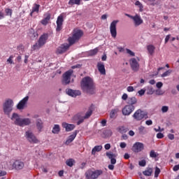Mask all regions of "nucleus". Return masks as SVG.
I'll use <instances>...</instances> for the list:
<instances>
[{
  "label": "nucleus",
  "instance_id": "24",
  "mask_svg": "<svg viewBox=\"0 0 179 179\" xmlns=\"http://www.w3.org/2000/svg\"><path fill=\"white\" fill-rule=\"evenodd\" d=\"M136 103H138V99H136L135 96L129 97L127 99V104H129V106H135Z\"/></svg>",
  "mask_w": 179,
  "mask_h": 179
},
{
  "label": "nucleus",
  "instance_id": "48",
  "mask_svg": "<svg viewBox=\"0 0 179 179\" xmlns=\"http://www.w3.org/2000/svg\"><path fill=\"white\" fill-rule=\"evenodd\" d=\"M13 55H10L9 57V58L7 59V62H8V64H13Z\"/></svg>",
  "mask_w": 179,
  "mask_h": 179
},
{
  "label": "nucleus",
  "instance_id": "50",
  "mask_svg": "<svg viewBox=\"0 0 179 179\" xmlns=\"http://www.w3.org/2000/svg\"><path fill=\"white\" fill-rule=\"evenodd\" d=\"M145 92H146L145 90L141 89V90H139L138 92V93L139 96H143V94H145Z\"/></svg>",
  "mask_w": 179,
  "mask_h": 179
},
{
  "label": "nucleus",
  "instance_id": "51",
  "mask_svg": "<svg viewBox=\"0 0 179 179\" xmlns=\"http://www.w3.org/2000/svg\"><path fill=\"white\" fill-rule=\"evenodd\" d=\"M167 137L169 138V139H170V141H174V134H169L167 135Z\"/></svg>",
  "mask_w": 179,
  "mask_h": 179
},
{
  "label": "nucleus",
  "instance_id": "38",
  "mask_svg": "<svg viewBox=\"0 0 179 179\" xmlns=\"http://www.w3.org/2000/svg\"><path fill=\"white\" fill-rule=\"evenodd\" d=\"M135 5L136 6H138L139 9H140V12H142V10H143V5H142L139 1H136L135 2Z\"/></svg>",
  "mask_w": 179,
  "mask_h": 179
},
{
  "label": "nucleus",
  "instance_id": "34",
  "mask_svg": "<svg viewBox=\"0 0 179 179\" xmlns=\"http://www.w3.org/2000/svg\"><path fill=\"white\" fill-rule=\"evenodd\" d=\"M40 9V5L38 4H35L33 8H32V12L31 13V16H32L33 13L37 12L38 13V10Z\"/></svg>",
  "mask_w": 179,
  "mask_h": 179
},
{
  "label": "nucleus",
  "instance_id": "23",
  "mask_svg": "<svg viewBox=\"0 0 179 179\" xmlns=\"http://www.w3.org/2000/svg\"><path fill=\"white\" fill-rule=\"evenodd\" d=\"M97 68L99 72H100L101 75H106V67H104V64L101 62H99L97 64Z\"/></svg>",
  "mask_w": 179,
  "mask_h": 179
},
{
  "label": "nucleus",
  "instance_id": "37",
  "mask_svg": "<svg viewBox=\"0 0 179 179\" xmlns=\"http://www.w3.org/2000/svg\"><path fill=\"white\" fill-rule=\"evenodd\" d=\"M119 131L120 132V134H125L128 131V128L124 126H121L120 127H119Z\"/></svg>",
  "mask_w": 179,
  "mask_h": 179
},
{
  "label": "nucleus",
  "instance_id": "16",
  "mask_svg": "<svg viewBox=\"0 0 179 179\" xmlns=\"http://www.w3.org/2000/svg\"><path fill=\"white\" fill-rule=\"evenodd\" d=\"M27 101H29V96H25L18 103V104L17 105V110H23V108L26 107Z\"/></svg>",
  "mask_w": 179,
  "mask_h": 179
},
{
  "label": "nucleus",
  "instance_id": "13",
  "mask_svg": "<svg viewBox=\"0 0 179 179\" xmlns=\"http://www.w3.org/2000/svg\"><path fill=\"white\" fill-rule=\"evenodd\" d=\"M134 110V106L126 105L122 109V114L123 115H131Z\"/></svg>",
  "mask_w": 179,
  "mask_h": 179
},
{
  "label": "nucleus",
  "instance_id": "20",
  "mask_svg": "<svg viewBox=\"0 0 179 179\" xmlns=\"http://www.w3.org/2000/svg\"><path fill=\"white\" fill-rule=\"evenodd\" d=\"M76 135H78V131H75L71 135H70L67 140L65 142V145H69L72 143L73 141H75V138H76Z\"/></svg>",
  "mask_w": 179,
  "mask_h": 179
},
{
  "label": "nucleus",
  "instance_id": "26",
  "mask_svg": "<svg viewBox=\"0 0 179 179\" xmlns=\"http://www.w3.org/2000/svg\"><path fill=\"white\" fill-rule=\"evenodd\" d=\"M147 50L150 55H153V54L155 53V50H156V48L153 45H148L147 46Z\"/></svg>",
  "mask_w": 179,
  "mask_h": 179
},
{
  "label": "nucleus",
  "instance_id": "7",
  "mask_svg": "<svg viewBox=\"0 0 179 179\" xmlns=\"http://www.w3.org/2000/svg\"><path fill=\"white\" fill-rule=\"evenodd\" d=\"M13 100L12 99H7L3 106V110L5 114H10L12 113V110H13Z\"/></svg>",
  "mask_w": 179,
  "mask_h": 179
},
{
  "label": "nucleus",
  "instance_id": "10",
  "mask_svg": "<svg viewBox=\"0 0 179 179\" xmlns=\"http://www.w3.org/2000/svg\"><path fill=\"white\" fill-rule=\"evenodd\" d=\"M117 23H118V20H113L110 25V31L113 38H115V37H117Z\"/></svg>",
  "mask_w": 179,
  "mask_h": 179
},
{
  "label": "nucleus",
  "instance_id": "42",
  "mask_svg": "<svg viewBox=\"0 0 179 179\" xmlns=\"http://www.w3.org/2000/svg\"><path fill=\"white\" fill-rule=\"evenodd\" d=\"M5 12L6 13L7 16H10V17H12V9L10 8H6L5 10Z\"/></svg>",
  "mask_w": 179,
  "mask_h": 179
},
{
  "label": "nucleus",
  "instance_id": "12",
  "mask_svg": "<svg viewBox=\"0 0 179 179\" xmlns=\"http://www.w3.org/2000/svg\"><path fill=\"white\" fill-rule=\"evenodd\" d=\"M72 73H73V70H69L63 74V83H64V85H69V83H71V76H72Z\"/></svg>",
  "mask_w": 179,
  "mask_h": 179
},
{
  "label": "nucleus",
  "instance_id": "17",
  "mask_svg": "<svg viewBox=\"0 0 179 179\" xmlns=\"http://www.w3.org/2000/svg\"><path fill=\"white\" fill-rule=\"evenodd\" d=\"M130 65L133 71H134L135 72L139 70V63L138 62V60H136V59L132 58L130 60Z\"/></svg>",
  "mask_w": 179,
  "mask_h": 179
},
{
  "label": "nucleus",
  "instance_id": "64",
  "mask_svg": "<svg viewBox=\"0 0 179 179\" xmlns=\"http://www.w3.org/2000/svg\"><path fill=\"white\" fill-rule=\"evenodd\" d=\"M170 40V35H167L165 38V43H169V41Z\"/></svg>",
  "mask_w": 179,
  "mask_h": 179
},
{
  "label": "nucleus",
  "instance_id": "27",
  "mask_svg": "<svg viewBox=\"0 0 179 179\" xmlns=\"http://www.w3.org/2000/svg\"><path fill=\"white\" fill-rule=\"evenodd\" d=\"M101 149H103L102 145H96L94 148L92 150V155H96V152H101Z\"/></svg>",
  "mask_w": 179,
  "mask_h": 179
},
{
  "label": "nucleus",
  "instance_id": "41",
  "mask_svg": "<svg viewBox=\"0 0 179 179\" xmlns=\"http://www.w3.org/2000/svg\"><path fill=\"white\" fill-rule=\"evenodd\" d=\"M99 50L97 48H95L94 50H92L89 52L90 55H96L97 54Z\"/></svg>",
  "mask_w": 179,
  "mask_h": 179
},
{
  "label": "nucleus",
  "instance_id": "18",
  "mask_svg": "<svg viewBox=\"0 0 179 179\" xmlns=\"http://www.w3.org/2000/svg\"><path fill=\"white\" fill-rule=\"evenodd\" d=\"M62 23H64V16L59 15L57 20V31H61L62 30Z\"/></svg>",
  "mask_w": 179,
  "mask_h": 179
},
{
  "label": "nucleus",
  "instance_id": "60",
  "mask_svg": "<svg viewBox=\"0 0 179 179\" xmlns=\"http://www.w3.org/2000/svg\"><path fill=\"white\" fill-rule=\"evenodd\" d=\"M146 125H152L153 124V122L150 120L145 121Z\"/></svg>",
  "mask_w": 179,
  "mask_h": 179
},
{
  "label": "nucleus",
  "instance_id": "22",
  "mask_svg": "<svg viewBox=\"0 0 179 179\" xmlns=\"http://www.w3.org/2000/svg\"><path fill=\"white\" fill-rule=\"evenodd\" d=\"M63 128H65L67 132H71V131H73L75 129V124H68V123H62Z\"/></svg>",
  "mask_w": 179,
  "mask_h": 179
},
{
  "label": "nucleus",
  "instance_id": "15",
  "mask_svg": "<svg viewBox=\"0 0 179 179\" xmlns=\"http://www.w3.org/2000/svg\"><path fill=\"white\" fill-rule=\"evenodd\" d=\"M66 93L68 96H71V97H78V96L82 94L80 90H73L72 89L66 90Z\"/></svg>",
  "mask_w": 179,
  "mask_h": 179
},
{
  "label": "nucleus",
  "instance_id": "1",
  "mask_svg": "<svg viewBox=\"0 0 179 179\" xmlns=\"http://www.w3.org/2000/svg\"><path fill=\"white\" fill-rule=\"evenodd\" d=\"M80 85L82 90L85 92V93L94 94L96 92V85L94 84L93 78L90 77H85L82 79Z\"/></svg>",
  "mask_w": 179,
  "mask_h": 179
},
{
  "label": "nucleus",
  "instance_id": "57",
  "mask_svg": "<svg viewBox=\"0 0 179 179\" xmlns=\"http://www.w3.org/2000/svg\"><path fill=\"white\" fill-rule=\"evenodd\" d=\"M122 100H127L128 99V94H123V95L122 96Z\"/></svg>",
  "mask_w": 179,
  "mask_h": 179
},
{
  "label": "nucleus",
  "instance_id": "11",
  "mask_svg": "<svg viewBox=\"0 0 179 179\" xmlns=\"http://www.w3.org/2000/svg\"><path fill=\"white\" fill-rule=\"evenodd\" d=\"M145 149V145L141 142H136L132 147L131 150L134 152V153H139V152H142Z\"/></svg>",
  "mask_w": 179,
  "mask_h": 179
},
{
  "label": "nucleus",
  "instance_id": "49",
  "mask_svg": "<svg viewBox=\"0 0 179 179\" xmlns=\"http://www.w3.org/2000/svg\"><path fill=\"white\" fill-rule=\"evenodd\" d=\"M157 139H162V138H164V134L162 133H158L157 134Z\"/></svg>",
  "mask_w": 179,
  "mask_h": 179
},
{
  "label": "nucleus",
  "instance_id": "58",
  "mask_svg": "<svg viewBox=\"0 0 179 179\" xmlns=\"http://www.w3.org/2000/svg\"><path fill=\"white\" fill-rule=\"evenodd\" d=\"M104 148L106 150H109V149L111 148V145H110V143H107L105 145Z\"/></svg>",
  "mask_w": 179,
  "mask_h": 179
},
{
  "label": "nucleus",
  "instance_id": "52",
  "mask_svg": "<svg viewBox=\"0 0 179 179\" xmlns=\"http://www.w3.org/2000/svg\"><path fill=\"white\" fill-rule=\"evenodd\" d=\"M120 146L122 149H125V148H127V143L125 142H122L120 143Z\"/></svg>",
  "mask_w": 179,
  "mask_h": 179
},
{
  "label": "nucleus",
  "instance_id": "33",
  "mask_svg": "<svg viewBox=\"0 0 179 179\" xmlns=\"http://www.w3.org/2000/svg\"><path fill=\"white\" fill-rule=\"evenodd\" d=\"M152 173H153V169L152 168H149L143 172V174L144 176L149 177L152 176Z\"/></svg>",
  "mask_w": 179,
  "mask_h": 179
},
{
  "label": "nucleus",
  "instance_id": "4",
  "mask_svg": "<svg viewBox=\"0 0 179 179\" xmlns=\"http://www.w3.org/2000/svg\"><path fill=\"white\" fill-rule=\"evenodd\" d=\"M47 40H48V34H42L40 36L38 43L32 46V50H40V48L47 43Z\"/></svg>",
  "mask_w": 179,
  "mask_h": 179
},
{
  "label": "nucleus",
  "instance_id": "53",
  "mask_svg": "<svg viewBox=\"0 0 179 179\" xmlns=\"http://www.w3.org/2000/svg\"><path fill=\"white\" fill-rule=\"evenodd\" d=\"M148 1L152 6H155L156 4V0H148Z\"/></svg>",
  "mask_w": 179,
  "mask_h": 179
},
{
  "label": "nucleus",
  "instance_id": "25",
  "mask_svg": "<svg viewBox=\"0 0 179 179\" xmlns=\"http://www.w3.org/2000/svg\"><path fill=\"white\" fill-rule=\"evenodd\" d=\"M120 111V109L118 108H115L114 109H112L110 113V118H115L117 117V113Z\"/></svg>",
  "mask_w": 179,
  "mask_h": 179
},
{
  "label": "nucleus",
  "instance_id": "59",
  "mask_svg": "<svg viewBox=\"0 0 179 179\" xmlns=\"http://www.w3.org/2000/svg\"><path fill=\"white\" fill-rule=\"evenodd\" d=\"M156 94H157L158 96H162L163 94V92H162V90H157L156 91Z\"/></svg>",
  "mask_w": 179,
  "mask_h": 179
},
{
  "label": "nucleus",
  "instance_id": "63",
  "mask_svg": "<svg viewBox=\"0 0 179 179\" xmlns=\"http://www.w3.org/2000/svg\"><path fill=\"white\" fill-rule=\"evenodd\" d=\"M3 17H5V14L2 11H0V20L3 19Z\"/></svg>",
  "mask_w": 179,
  "mask_h": 179
},
{
  "label": "nucleus",
  "instance_id": "31",
  "mask_svg": "<svg viewBox=\"0 0 179 179\" xmlns=\"http://www.w3.org/2000/svg\"><path fill=\"white\" fill-rule=\"evenodd\" d=\"M50 19H51V15L48 14L43 20H41V23L45 26L48 24V22H50Z\"/></svg>",
  "mask_w": 179,
  "mask_h": 179
},
{
  "label": "nucleus",
  "instance_id": "45",
  "mask_svg": "<svg viewBox=\"0 0 179 179\" xmlns=\"http://www.w3.org/2000/svg\"><path fill=\"white\" fill-rule=\"evenodd\" d=\"M126 52H127V54H129V55H131V57H134L135 56V53L129 49H127Z\"/></svg>",
  "mask_w": 179,
  "mask_h": 179
},
{
  "label": "nucleus",
  "instance_id": "21",
  "mask_svg": "<svg viewBox=\"0 0 179 179\" xmlns=\"http://www.w3.org/2000/svg\"><path fill=\"white\" fill-rule=\"evenodd\" d=\"M13 166L16 170H22V169L24 167V163L22 161L17 160L14 162Z\"/></svg>",
  "mask_w": 179,
  "mask_h": 179
},
{
  "label": "nucleus",
  "instance_id": "47",
  "mask_svg": "<svg viewBox=\"0 0 179 179\" xmlns=\"http://www.w3.org/2000/svg\"><path fill=\"white\" fill-rule=\"evenodd\" d=\"M127 92L131 93V92H134L135 90V89L132 86H129V87H127Z\"/></svg>",
  "mask_w": 179,
  "mask_h": 179
},
{
  "label": "nucleus",
  "instance_id": "2",
  "mask_svg": "<svg viewBox=\"0 0 179 179\" xmlns=\"http://www.w3.org/2000/svg\"><path fill=\"white\" fill-rule=\"evenodd\" d=\"M11 120L15 125H17L18 127H26L31 124V120L29 118H22L17 113H13Z\"/></svg>",
  "mask_w": 179,
  "mask_h": 179
},
{
  "label": "nucleus",
  "instance_id": "54",
  "mask_svg": "<svg viewBox=\"0 0 179 179\" xmlns=\"http://www.w3.org/2000/svg\"><path fill=\"white\" fill-rule=\"evenodd\" d=\"M156 86L158 89H160V88L163 87V83L158 82V83H157Z\"/></svg>",
  "mask_w": 179,
  "mask_h": 179
},
{
  "label": "nucleus",
  "instance_id": "5",
  "mask_svg": "<svg viewBox=\"0 0 179 179\" xmlns=\"http://www.w3.org/2000/svg\"><path fill=\"white\" fill-rule=\"evenodd\" d=\"M82 36H83V31H82V30L74 29L73 36L69 38V43L70 45L75 44V43H76Z\"/></svg>",
  "mask_w": 179,
  "mask_h": 179
},
{
  "label": "nucleus",
  "instance_id": "29",
  "mask_svg": "<svg viewBox=\"0 0 179 179\" xmlns=\"http://www.w3.org/2000/svg\"><path fill=\"white\" fill-rule=\"evenodd\" d=\"M80 2H82V0H69V5L71 6H73V5H80Z\"/></svg>",
  "mask_w": 179,
  "mask_h": 179
},
{
  "label": "nucleus",
  "instance_id": "56",
  "mask_svg": "<svg viewBox=\"0 0 179 179\" xmlns=\"http://www.w3.org/2000/svg\"><path fill=\"white\" fill-rule=\"evenodd\" d=\"M155 132H163V131H164V129H162L160 128V127H158V129H154Z\"/></svg>",
  "mask_w": 179,
  "mask_h": 179
},
{
  "label": "nucleus",
  "instance_id": "30",
  "mask_svg": "<svg viewBox=\"0 0 179 179\" xmlns=\"http://www.w3.org/2000/svg\"><path fill=\"white\" fill-rule=\"evenodd\" d=\"M60 131H61V129L59 128V126L58 124H55L52 128V134H59Z\"/></svg>",
  "mask_w": 179,
  "mask_h": 179
},
{
  "label": "nucleus",
  "instance_id": "19",
  "mask_svg": "<svg viewBox=\"0 0 179 179\" xmlns=\"http://www.w3.org/2000/svg\"><path fill=\"white\" fill-rule=\"evenodd\" d=\"M70 45L68 43H64L59 46L57 50V54H62L63 52H65V51L68 50V48H69Z\"/></svg>",
  "mask_w": 179,
  "mask_h": 179
},
{
  "label": "nucleus",
  "instance_id": "6",
  "mask_svg": "<svg viewBox=\"0 0 179 179\" xmlns=\"http://www.w3.org/2000/svg\"><path fill=\"white\" fill-rule=\"evenodd\" d=\"M101 174H103V171L101 170H96L94 171L90 169L85 172V178L96 179V178H99V176H101Z\"/></svg>",
  "mask_w": 179,
  "mask_h": 179
},
{
  "label": "nucleus",
  "instance_id": "43",
  "mask_svg": "<svg viewBox=\"0 0 179 179\" xmlns=\"http://www.w3.org/2000/svg\"><path fill=\"white\" fill-rule=\"evenodd\" d=\"M138 164H139V166H141V167H145V166H146V160L143 159V160L140 161L138 162Z\"/></svg>",
  "mask_w": 179,
  "mask_h": 179
},
{
  "label": "nucleus",
  "instance_id": "46",
  "mask_svg": "<svg viewBox=\"0 0 179 179\" xmlns=\"http://www.w3.org/2000/svg\"><path fill=\"white\" fill-rule=\"evenodd\" d=\"M161 110H162V113H167V111H169V106H164L162 107Z\"/></svg>",
  "mask_w": 179,
  "mask_h": 179
},
{
  "label": "nucleus",
  "instance_id": "8",
  "mask_svg": "<svg viewBox=\"0 0 179 179\" xmlns=\"http://www.w3.org/2000/svg\"><path fill=\"white\" fill-rule=\"evenodd\" d=\"M147 117L148 113L141 109L137 110L133 115V118H134L136 121H141L143 118H148Z\"/></svg>",
  "mask_w": 179,
  "mask_h": 179
},
{
  "label": "nucleus",
  "instance_id": "55",
  "mask_svg": "<svg viewBox=\"0 0 179 179\" xmlns=\"http://www.w3.org/2000/svg\"><path fill=\"white\" fill-rule=\"evenodd\" d=\"M155 91H153V88L149 87L148 91L147 92V94H153Z\"/></svg>",
  "mask_w": 179,
  "mask_h": 179
},
{
  "label": "nucleus",
  "instance_id": "9",
  "mask_svg": "<svg viewBox=\"0 0 179 179\" xmlns=\"http://www.w3.org/2000/svg\"><path fill=\"white\" fill-rule=\"evenodd\" d=\"M25 136H26L27 141H29V142H30V143H40V141H38V139H37V137H36V136H34L33 132H31L30 131H26Z\"/></svg>",
  "mask_w": 179,
  "mask_h": 179
},
{
  "label": "nucleus",
  "instance_id": "39",
  "mask_svg": "<svg viewBox=\"0 0 179 179\" xmlns=\"http://www.w3.org/2000/svg\"><path fill=\"white\" fill-rule=\"evenodd\" d=\"M161 171L159 169V167L156 166L155 167V178H157V177H159V174H160Z\"/></svg>",
  "mask_w": 179,
  "mask_h": 179
},
{
  "label": "nucleus",
  "instance_id": "28",
  "mask_svg": "<svg viewBox=\"0 0 179 179\" xmlns=\"http://www.w3.org/2000/svg\"><path fill=\"white\" fill-rule=\"evenodd\" d=\"M36 128L39 132H41V129H43V121L40 119L36 120Z\"/></svg>",
  "mask_w": 179,
  "mask_h": 179
},
{
  "label": "nucleus",
  "instance_id": "44",
  "mask_svg": "<svg viewBox=\"0 0 179 179\" xmlns=\"http://www.w3.org/2000/svg\"><path fill=\"white\" fill-rule=\"evenodd\" d=\"M106 156L108 157V159H111L114 157H115V155L113 154L112 152H106Z\"/></svg>",
  "mask_w": 179,
  "mask_h": 179
},
{
  "label": "nucleus",
  "instance_id": "62",
  "mask_svg": "<svg viewBox=\"0 0 179 179\" xmlns=\"http://www.w3.org/2000/svg\"><path fill=\"white\" fill-rule=\"evenodd\" d=\"M3 176H6V172L4 171H1L0 170V177H2Z\"/></svg>",
  "mask_w": 179,
  "mask_h": 179
},
{
  "label": "nucleus",
  "instance_id": "40",
  "mask_svg": "<svg viewBox=\"0 0 179 179\" xmlns=\"http://www.w3.org/2000/svg\"><path fill=\"white\" fill-rule=\"evenodd\" d=\"M138 131L140 134H143L146 132V129L143 126H140L138 127Z\"/></svg>",
  "mask_w": 179,
  "mask_h": 179
},
{
  "label": "nucleus",
  "instance_id": "3",
  "mask_svg": "<svg viewBox=\"0 0 179 179\" xmlns=\"http://www.w3.org/2000/svg\"><path fill=\"white\" fill-rule=\"evenodd\" d=\"M93 114V110L90 109L85 114V113H79L73 117V120L76 121L78 125H80L85 120H87Z\"/></svg>",
  "mask_w": 179,
  "mask_h": 179
},
{
  "label": "nucleus",
  "instance_id": "35",
  "mask_svg": "<svg viewBox=\"0 0 179 179\" xmlns=\"http://www.w3.org/2000/svg\"><path fill=\"white\" fill-rule=\"evenodd\" d=\"M159 157V153L155 152V150H152L150 152V157L152 159H156V157Z\"/></svg>",
  "mask_w": 179,
  "mask_h": 179
},
{
  "label": "nucleus",
  "instance_id": "36",
  "mask_svg": "<svg viewBox=\"0 0 179 179\" xmlns=\"http://www.w3.org/2000/svg\"><path fill=\"white\" fill-rule=\"evenodd\" d=\"M173 72V70L169 69L166 71H165L164 73L162 74V78H166V76H170L171 75V73Z\"/></svg>",
  "mask_w": 179,
  "mask_h": 179
},
{
  "label": "nucleus",
  "instance_id": "61",
  "mask_svg": "<svg viewBox=\"0 0 179 179\" xmlns=\"http://www.w3.org/2000/svg\"><path fill=\"white\" fill-rule=\"evenodd\" d=\"M110 163L111 164H115L117 163V160L115 159V158H112L110 159Z\"/></svg>",
  "mask_w": 179,
  "mask_h": 179
},
{
  "label": "nucleus",
  "instance_id": "14",
  "mask_svg": "<svg viewBox=\"0 0 179 179\" xmlns=\"http://www.w3.org/2000/svg\"><path fill=\"white\" fill-rule=\"evenodd\" d=\"M132 20L136 27H138V26H141V24L143 23V20H142V17L138 14H136L135 15H134Z\"/></svg>",
  "mask_w": 179,
  "mask_h": 179
},
{
  "label": "nucleus",
  "instance_id": "32",
  "mask_svg": "<svg viewBox=\"0 0 179 179\" xmlns=\"http://www.w3.org/2000/svg\"><path fill=\"white\" fill-rule=\"evenodd\" d=\"M66 164L69 166V167H72L73 164H75V159H69L66 161Z\"/></svg>",
  "mask_w": 179,
  "mask_h": 179
}]
</instances>
